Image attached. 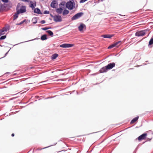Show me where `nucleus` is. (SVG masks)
Masks as SVG:
<instances>
[{
  "instance_id": "obj_48",
  "label": "nucleus",
  "mask_w": 153,
  "mask_h": 153,
  "mask_svg": "<svg viewBox=\"0 0 153 153\" xmlns=\"http://www.w3.org/2000/svg\"><path fill=\"white\" fill-rule=\"evenodd\" d=\"M0 46H1V47H2V46L1 45H0Z\"/></svg>"
},
{
  "instance_id": "obj_13",
  "label": "nucleus",
  "mask_w": 153,
  "mask_h": 153,
  "mask_svg": "<svg viewBox=\"0 0 153 153\" xmlns=\"http://www.w3.org/2000/svg\"><path fill=\"white\" fill-rule=\"evenodd\" d=\"M113 34H105L102 35L101 36L104 38H111L113 36Z\"/></svg>"
},
{
  "instance_id": "obj_33",
  "label": "nucleus",
  "mask_w": 153,
  "mask_h": 153,
  "mask_svg": "<svg viewBox=\"0 0 153 153\" xmlns=\"http://www.w3.org/2000/svg\"><path fill=\"white\" fill-rule=\"evenodd\" d=\"M37 39L36 38V39H32V40H30V41H31L33 40H35V39ZM28 41H25V42H20V43H18V44H17L15 45H14V46L16 45H18V44H21V43H23V42H28Z\"/></svg>"
},
{
  "instance_id": "obj_16",
  "label": "nucleus",
  "mask_w": 153,
  "mask_h": 153,
  "mask_svg": "<svg viewBox=\"0 0 153 153\" xmlns=\"http://www.w3.org/2000/svg\"><path fill=\"white\" fill-rule=\"evenodd\" d=\"M56 3V1L55 0L53 1L51 4V7L53 8H56L55 4Z\"/></svg>"
},
{
  "instance_id": "obj_15",
  "label": "nucleus",
  "mask_w": 153,
  "mask_h": 153,
  "mask_svg": "<svg viewBox=\"0 0 153 153\" xmlns=\"http://www.w3.org/2000/svg\"><path fill=\"white\" fill-rule=\"evenodd\" d=\"M36 6V2L33 3L32 1H30V7H31L32 10H33L35 8V7Z\"/></svg>"
},
{
  "instance_id": "obj_21",
  "label": "nucleus",
  "mask_w": 153,
  "mask_h": 153,
  "mask_svg": "<svg viewBox=\"0 0 153 153\" xmlns=\"http://www.w3.org/2000/svg\"><path fill=\"white\" fill-rule=\"evenodd\" d=\"M37 18H38L37 17H34L32 19V21L33 22V24H35L37 23Z\"/></svg>"
},
{
  "instance_id": "obj_46",
  "label": "nucleus",
  "mask_w": 153,
  "mask_h": 153,
  "mask_svg": "<svg viewBox=\"0 0 153 153\" xmlns=\"http://www.w3.org/2000/svg\"><path fill=\"white\" fill-rule=\"evenodd\" d=\"M120 16H125V15H121V14H120Z\"/></svg>"
},
{
  "instance_id": "obj_6",
  "label": "nucleus",
  "mask_w": 153,
  "mask_h": 153,
  "mask_svg": "<svg viewBox=\"0 0 153 153\" xmlns=\"http://www.w3.org/2000/svg\"><path fill=\"white\" fill-rule=\"evenodd\" d=\"M53 20L56 22H61L62 21V18L59 15H55Z\"/></svg>"
},
{
  "instance_id": "obj_37",
  "label": "nucleus",
  "mask_w": 153,
  "mask_h": 153,
  "mask_svg": "<svg viewBox=\"0 0 153 153\" xmlns=\"http://www.w3.org/2000/svg\"><path fill=\"white\" fill-rule=\"evenodd\" d=\"M45 22H46L45 20H42L40 22V23H41L42 24H44L45 23Z\"/></svg>"
},
{
  "instance_id": "obj_32",
  "label": "nucleus",
  "mask_w": 153,
  "mask_h": 153,
  "mask_svg": "<svg viewBox=\"0 0 153 153\" xmlns=\"http://www.w3.org/2000/svg\"><path fill=\"white\" fill-rule=\"evenodd\" d=\"M4 31H3V30L1 29L0 30V33H1V35H3L4 34Z\"/></svg>"
},
{
  "instance_id": "obj_45",
  "label": "nucleus",
  "mask_w": 153,
  "mask_h": 153,
  "mask_svg": "<svg viewBox=\"0 0 153 153\" xmlns=\"http://www.w3.org/2000/svg\"><path fill=\"white\" fill-rule=\"evenodd\" d=\"M112 56V55H110V56H107L106 57H108L109 56Z\"/></svg>"
},
{
  "instance_id": "obj_8",
  "label": "nucleus",
  "mask_w": 153,
  "mask_h": 153,
  "mask_svg": "<svg viewBox=\"0 0 153 153\" xmlns=\"http://www.w3.org/2000/svg\"><path fill=\"white\" fill-rule=\"evenodd\" d=\"M74 46V45L70 44L64 43L60 45V47L63 48H71Z\"/></svg>"
},
{
  "instance_id": "obj_28",
  "label": "nucleus",
  "mask_w": 153,
  "mask_h": 153,
  "mask_svg": "<svg viewBox=\"0 0 153 153\" xmlns=\"http://www.w3.org/2000/svg\"><path fill=\"white\" fill-rule=\"evenodd\" d=\"M121 41H119L118 42H116L114 43V44L115 45V46H116L117 45L119 44L118 46H119L121 44Z\"/></svg>"
},
{
  "instance_id": "obj_27",
  "label": "nucleus",
  "mask_w": 153,
  "mask_h": 153,
  "mask_svg": "<svg viewBox=\"0 0 153 153\" xmlns=\"http://www.w3.org/2000/svg\"><path fill=\"white\" fill-rule=\"evenodd\" d=\"M58 56V54L57 53H55L53 54L51 57H57Z\"/></svg>"
},
{
  "instance_id": "obj_47",
  "label": "nucleus",
  "mask_w": 153,
  "mask_h": 153,
  "mask_svg": "<svg viewBox=\"0 0 153 153\" xmlns=\"http://www.w3.org/2000/svg\"><path fill=\"white\" fill-rule=\"evenodd\" d=\"M38 26H39V27H40L41 26V25H38Z\"/></svg>"
},
{
  "instance_id": "obj_5",
  "label": "nucleus",
  "mask_w": 153,
  "mask_h": 153,
  "mask_svg": "<svg viewBox=\"0 0 153 153\" xmlns=\"http://www.w3.org/2000/svg\"><path fill=\"white\" fill-rule=\"evenodd\" d=\"M83 14V12H81L78 13L73 16L71 18V20L72 21H73L78 19L81 17Z\"/></svg>"
},
{
  "instance_id": "obj_9",
  "label": "nucleus",
  "mask_w": 153,
  "mask_h": 153,
  "mask_svg": "<svg viewBox=\"0 0 153 153\" xmlns=\"http://www.w3.org/2000/svg\"><path fill=\"white\" fill-rule=\"evenodd\" d=\"M115 64L114 63H111L108 64L106 67L108 70H109L112 69L113 67H114L115 66Z\"/></svg>"
},
{
  "instance_id": "obj_17",
  "label": "nucleus",
  "mask_w": 153,
  "mask_h": 153,
  "mask_svg": "<svg viewBox=\"0 0 153 153\" xmlns=\"http://www.w3.org/2000/svg\"><path fill=\"white\" fill-rule=\"evenodd\" d=\"M48 38L47 37V36L46 34H44L42 35L40 39L42 41L45 40L47 39Z\"/></svg>"
},
{
  "instance_id": "obj_40",
  "label": "nucleus",
  "mask_w": 153,
  "mask_h": 153,
  "mask_svg": "<svg viewBox=\"0 0 153 153\" xmlns=\"http://www.w3.org/2000/svg\"><path fill=\"white\" fill-rule=\"evenodd\" d=\"M50 16H51L53 18V19L54 18V17H55V15H54V16H53V15H52V14H50Z\"/></svg>"
},
{
  "instance_id": "obj_19",
  "label": "nucleus",
  "mask_w": 153,
  "mask_h": 153,
  "mask_svg": "<svg viewBox=\"0 0 153 153\" xmlns=\"http://www.w3.org/2000/svg\"><path fill=\"white\" fill-rule=\"evenodd\" d=\"M20 13L16 11V13L13 15V20L16 19L18 17V15Z\"/></svg>"
},
{
  "instance_id": "obj_30",
  "label": "nucleus",
  "mask_w": 153,
  "mask_h": 153,
  "mask_svg": "<svg viewBox=\"0 0 153 153\" xmlns=\"http://www.w3.org/2000/svg\"><path fill=\"white\" fill-rule=\"evenodd\" d=\"M51 28L50 27H42L41 28V29H42L43 30H47L48 29H51Z\"/></svg>"
},
{
  "instance_id": "obj_4",
  "label": "nucleus",
  "mask_w": 153,
  "mask_h": 153,
  "mask_svg": "<svg viewBox=\"0 0 153 153\" xmlns=\"http://www.w3.org/2000/svg\"><path fill=\"white\" fill-rule=\"evenodd\" d=\"M147 30H145L137 32L135 34V36H143L146 33Z\"/></svg>"
},
{
  "instance_id": "obj_7",
  "label": "nucleus",
  "mask_w": 153,
  "mask_h": 153,
  "mask_svg": "<svg viewBox=\"0 0 153 153\" xmlns=\"http://www.w3.org/2000/svg\"><path fill=\"white\" fill-rule=\"evenodd\" d=\"M146 133H143L137 139L139 141H140L142 140H145L147 136Z\"/></svg>"
},
{
  "instance_id": "obj_38",
  "label": "nucleus",
  "mask_w": 153,
  "mask_h": 153,
  "mask_svg": "<svg viewBox=\"0 0 153 153\" xmlns=\"http://www.w3.org/2000/svg\"><path fill=\"white\" fill-rule=\"evenodd\" d=\"M118 55H119V53H118L117 54H116L114 53V54H113V55L114 56H116L117 57H118V56H119Z\"/></svg>"
},
{
  "instance_id": "obj_14",
  "label": "nucleus",
  "mask_w": 153,
  "mask_h": 153,
  "mask_svg": "<svg viewBox=\"0 0 153 153\" xmlns=\"http://www.w3.org/2000/svg\"><path fill=\"white\" fill-rule=\"evenodd\" d=\"M108 69L106 66L104 67L101 68L100 70V73H102L104 72H106Z\"/></svg>"
},
{
  "instance_id": "obj_18",
  "label": "nucleus",
  "mask_w": 153,
  "mask_h": 153,
  "mask_svg": "<svg viewBox=\"0 0 153 153\" xmlns=\"http://www.w3.org/2000/svg\"><path fill=\"white\" fill-rule=\"evenodd\" d=\"M139 118V117L137 116L134 118L131 122L130 123L132 124L135 122Z\"/></svg>"
},
{
  "instance_id": "obj_25",
  "label": "nucleus",
  "mask_w": 153,
  "mask_h": 153,
  "mask_svg": "<svg viewBox=\"0 0 153 153\" xmlns=\"http://www.w3.org/2000/svg\"><path fill=\"white\" fill-rule=\"evenodd\" d=\"M115 46H115V45L114 44H114H112L111 45H110V46H109L108 47V48L109 49H111V48L114 47Z\"/></svg>"
},
{
  "instance_id": "obj_23",
  "label": "nucleus",
  "mask_w": 153,
  "mask_h": 153,
  "mask_svg": "<svg viewBox=\"0 0 153 153\" xmlns=\"http://www.w3.org/2000/svg\"><path fill=\"white\" fill-rule=\"evenodd\" d=\"M9 26H5L3 27L2 29L4 31H7L9 29Z\"/></svg>"
},
{
  "instance_id": "obj_43",
  "label": "nucleus",
  "mask_w": 153,
  "mask_h": 153,
  "mask_svg": "<svg viewBox=\"0 0 153 153\" xmlns=\"http://www.w3.org/2000/svg\"><path fill=\"white\" fill-rule=\"evenodd\" d=\"M14 133H13L11 134V136L12 137H14Z\"/></svg>"
},
{
  "instance_id": "obj_36",
  "label": "nucleus",
  "mask_w": 153,
  "mask_h": 153,
  "mask_svg": "<svg viewBox=\"0 0 153 153\" xmlns=\"http://www.w3.org/2000/svg\"><path fill=\"white\" fill-rule=\"evenodd\" d=\"M1 1L5 3H7L9 1V0H1Z\"/></svg>"
},
{
  "instance_id": "obj_3",
  "label": "nucleus",
  "mask_w": 153,
  "mask_h": 153,
  "mask_svg": "<svg viewBox=\"0 0 153 153\" xmlns=\"http://www.w3.org/2000/svg\"><path fill=\"white\" fill-rule=\"evenodd\" d=\"M75 4L74 2L69 1H68L66 4V7L67 8L70 10H72L75 7Z\"/></svg>"
},
{
  "instance_id": "obj_20",
  "label": "nucleus",
  "mask_w": 153,
  "mask_h": 153,
  "mask_svg": "<svg viewBox=\"0 0 153 153\" xmlns=\"http://www.w3.org/2000/svg\"><path fill=\"white\" fill-rule=\"evenodd\" d=\"M69 13V11L68 10L65 9L64 10L63 12H62V15L63 16L66 15L68 14Z\"/></svg>"
},
{
  "instance_id": "obj_10",
  "label": "nucleus",
  "mask_w": 153,
  "mask_h": 153,
  "mask_svg": "<svg viewBox=\"0 0 153 153\" xmlns=\"http://www.w3.org/2000/svg\"><path fill=\"white\" fill-rule=\"evenodd\" d=\"M84 28L85 29L86 26L85 24L82 23L78 27V29L80 31H82Z\"/></svg>"
},
{
  "instance_id": "obj_42",
  "label": "nucleus",
  "mask_w": 153,
  "mask_h": 153,
  "mask_svg": "<svg viewBox=\"0 0 153 153\" xmlns=\"http://www.w3.org/2000/svg\"><path fill=\"white\" fill-rule=\"evenodd\" d=\"M7 53H8V52H7V53H5V55H4V56H3L2 57H5V56H6V55H7Z\"/></svg>"
},
{
  "instance_id": "obj_24",
  "label": "nucleus",
  "mask_w": 153,
  "mask_h": 153,
  "mask_svg": "<svg viewBox=\"0 0 153 153\" xmlns=\"http://www.w3.org/2000/svg\"><path fill=\"white\" fill-rule=\"evenodd\" d=\"M152 44H153V38H152L150 39V40L149 42V45H151Z\"/></svg>"
},
{
  "instance_id": "obj_26",
  "label": "nucleus",
  "mask_w": 153,
  "mask_h": 153,
  "mask_svg": "<svg viewBox=\"0 0 153 153\" xmlns=\"http://www.w3.org/2000/svg\"><path fill=\"white\" fill-rule=\"evenodd\" d=\"M26 22V19H25L24 20L22 21L21 22H20L19 23H17L16 24V25H20L22 24H23L25 22Z\"/></svg>"
},
{
  "instance_id": "obj_22",
  "label": "nucleus",
  "mask_w": 153,
  "mask_h": 153,
  "mask_svg": "<svg viewBox=\"0 0 153 153\" xmlns=\"http://www.w3.org/2000/svg\"><path fill=\"white\" fill-rule=\"evenodd\" d=\"M46 32H47V33H48V35L50 36H53V33L52 32V31H51V30H47L46 31Z\"/></svg>"
},
{
  "instance_id": "obj_1",
  "label": "nucleus",
  "mask_w": 153,
  "mask_h": 153,
  "mask_svg": "<svg viewBox=\"0 0 153 153\" xmlns=\"http://www.w3.org/2000/svg\"><path fill=\"white\" fill-rule=\"evenodd\" d=\"M12 7V4L9 3L7 4H0V12L3 11H7L9 10Z\"/></svg>"
},
{
  "instance_id": "obj_34",
  "label": "nucleus",
  "mask_w": 153,
  "mask_h": 153,
  "mask_svg": "<svg viewBox=\"0 0 153 153\" xmlns=\"http://www.w3.org/2000/svg\"><path fill=\"white\" fill-rule=\"evenodd\" d=\"M43 13L44 14H48L49 13V11L46 10L44 11Z\"/></svg>"
},
{
  "instance_id": "obj_35",
  "label": "nucleus",
  "mask_w": 153,
  "mask_h": 153,
  "mask_svg": "<svg viewBox=\"0 0 153 153\" xmlns=\"http://www.w3.org/2000/svg\"><path fill=\"white\" fill-rule=\"evenodd\" d=\"M88 0H80L79 1V3H83Z\"/></svg>"
},
{
  "instance_id": "obj_41",
  "label": "nucleus",
  "mask_w": 153,
  "mask_h": 153,
  "mask_svg": "<svg viewBox=\"0 0 153 153\" xmlns=\"http://www.w3.org/2000/svg\"><path fill=\"white\" fill-rule=\"evenodd\" d=\"M7 53H8V52H7V53H5V55H4V56H3L2 57H5V56H6V55H7Z\"/></svg>"
},
{
  "instance_id": "obj_49",
  "label": "nucleus",
  "mask_w": 153,
  "mask_h": 153,
  "mask_svg": "<svg viewBox=\"0 0 153 153\" xmlns=\"http://www.w3.org/2000/svg\"><path fill=\"white\" fill-rule=\"evenodd\" d=\"M1 33H0V36H1Z\"/></svg>"
},
{
  "instance_id": "obj_39",
  "label": "nucleus",
  "mask_w": 153,
  "mask_h": 153,
  "mask_svg": "<svg viewBox=\"0 0 153 153\" xmlns=\"http://www.w3.org/2000/svg\"><path fill=\"white\" fill-rule=\"evenodd\" d=\"M20 1H21L24 2H28L29 0H20Z\"/></svg>"
},
{
  "instance_id": "obj_31",
  "label": "nucleus",
  "mask_w": 153,
  "mask_h": 153,
  "mask_svg": "<svg viewBox=\"0 0 153 153\" xmlns=\"http://www.w3.org/2000/svg\"><path fill=\"white\" fill-rule=\"evenodd\" d=\"M65 1H62L59 4V6L61 5L64 6L65 5Z\"/></svg>"
},
{
  "instance_id": "obj_2",
  "label": "nucleus",
  "mask_w": 153,
  "mask_h": 153,
  "mask_svg": "<svg viewBox=\"0 0 153 153\" xmlns=\"http://www.w3.org/2000/svg\"><path fill=\"white\" fill-rule=\"evenodd\" d=\"M20 3H18L16 7V11L19 13H22L26 11V6H21Z\"/></svg>"
},
{
  "instance_id": "obj_29",
  "label": "nucleus",
  "mask_w": 153,
  "mask_h": 153,
  "mask_svg": "<svg viewBox=\"0 0 153 153\" xmlns=\"http://www.w3.org/2000/svg\"><path fill=\"white\" fill-rule=\"evenodd\" d=\"M6 35L1 36L0 37V40H3L6 39Z\"/></svg>"
},
{
  "instance_id": "obj_11",
  "label": "nucleus",
  "mask_w": 153,
  "mask_h": 153,
  "mask_svg": "<svg viewBox=\"0 0 153 153\" xmlns=\"http://www.w3.org/2000/svg\"><path fill=\"white\" fill-rule=\"evenodd\" d=\"M34 12L35 13L37 14H42V13L41 12L40 9L38 8H36L34 9Z\"/></svg>"
},
{
  "instance_id": "obj_44",
  "label": "nucleus",
  "mask_w": 153,
  "mask_h": 153,
  "mask_svg": "<svg viewBox=\"0 0 153 153\" xmlns=\"http://www.w3.org/2000/svg\"><path fill=\"white\" fill-rule=\"evenodd\" d=\"M56 58H52V60H54V59H55Z\"/></svg>"
},
{
  "instance_id": "obj_12",
  "label": "nucleus",
  "mask_w": 153,
  "mask_h": 153,
  "mask_svg": "<svg viewBox=\"0 0 153 153\" xmlns=\"http://www.w3.org/2000/svg\"><path fill=\"white\" fill-rule=\"evenodd\" d=\"M63 10V7H60L59 8H57L56 9V12L59 14H61Z\"/></svg>"
}]
</instances>
